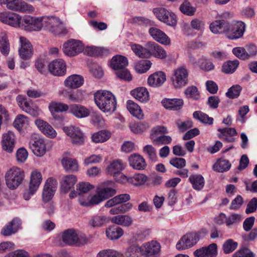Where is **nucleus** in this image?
<instances>
[{"mask_svg": "<svg viewBox=\"0 0 257 257\" xmlns=\"http://www.w3.org/2000/svg\"><path fill=\"white\" fill-rule=\"evenodd\" d=\"M69 113L77 118L88 117L90 114V110L86 106L79 104L70 105Z\"/></svg>", "mask_w": 257, "mask_h": 257, "instance_id": "nucleus-20", "label": "nucleus"}, {"mask_svg": "<svg viewBox=\"0 0 257 257\" xmlns=\"http://www.w3.org/2000/svg\"><path fill=\"white\" fill-rule=\"evenodd\" d=\"M189 70L184 66L175 69L171 77V84L175 88H180L188 83Z\"/></svg>", "mask_w": 257, "mask_h": 257, "instance_id": "nucleus-4", "label": "nucleus"}, {"mask_svg": "<svg viewBox=\"0 0 257 257\" xmlns=\"http://www.w3.org/2000/svg\"><path fill=\"white\" fill-rule=\"evenodd\" d=\"M131 199V197L128 194H122L117 195L107 201L104 205L106 208H110L118 204L125 203Z\"/></svg>", "mask_w": 257, "mask_h": 257, "instance_id": "nucleus-38", "label": "nucleus"}, {"mask_svg": "<svg viewBox=\"0 0 257 257\" xmlns=\"http://www.w3.org/2000/svg\"><path fill=\"white\" fill-rule=\"evenodd\" d=\"M46 16L32 17L25 16L23 17V29L27 31H39L45 27Z\"/></svg>", "mask_w": 257, "mask_h": 257, "instance_id": "nucleus-3", "label": "nucleus"}, {"mask_svg": "<svg viewBox=\"0 0 257 257\" xmlns=\"http://www.w3.org/2000/svg\"><path fill=\"white\" fill-rule=\"evenodd\" d=\"M199 68L205 71H210L214 69L215 66L211 61L205 58H201L198 60Z\"/></svg>", "mask_w": 257, "mask_h": 257, "instance_id": "nucleus-51", "label": "nucleus"}, {"mask_svg": "<svg viewBox=\"0 0 257 257\" xmlns=\"http://www.w3.org/2000/svg\"><path fill=\"white\" fill-rule=\"evenodd\" d=\"M39 130L45 136L54 139L57 136V133L53 127L47 121L41 118H37L34 122Z\"/></svg>", "mask_w": 257, "mask_h": 257, "instance_id": "nucleus-15", "label": "nucleus"}, {"mask_svg": "<svg viewBox=\"0 0 257 257\" xmlns=\"http://www.w3.org/2000/svg\"><path fill=\"white\" fill-rule=\"evenodd\" d=\"M147 180V177L143 174H136L130 178V182H131L136 186L143 185Z\"/></svg>", "mask_w": 257, "mask_h": 257, "instance_id": "nucleus-58", "label": "nucleus"}, {"mask_svg": "<svg viewBox=\"0 0 257 257\" xmlns=\"http://www.w3.org/2000/svg\"><path fill=\"white\" fill-rule=\"evenodd\" d=\"M77 179L74 175L64 176L60 181V191L63 193H68L77 182Z\"/></svg>", "mask_w": 257, "mask_h": 257, "instance_id": "nucleus-22", "label": "nucleus"}, {"mask_svg": "<svg viewBox=\"0 0 257 257\" xmlns=\"http://www.w3.org/2000/svg\"><path fill=\"white\" fill-rule=\"evenodd\" d=\"M57 187V182L56 179L49 178L47 180L42 193V199L44 203H47L52 199Z\"/></svg>", "mask_w": 257, "mask_h": 257, "instance_id": "nucleus-11", "label": "nucleus"}, {"mask_svg": "<svg viewBox=\"0 0 257 257\" xmlns=\"http://www.w3.org/2000/svg\"><path fill=\"white\" fill-rule=\"evenodd\" d=\"M96 257H123V255L115 250L107 249L100 251Z\"/></svg>", "mask_w": 257, "mask_h": 257, "instance_id": "nucleus-55", "label": "nucleus"}, {"mask_svg": "<svg viewBox=\"0 0 257 257\" xmlns=\"http://www.w3.org/2000/svg\"><path fill=\"white\" fill-rule=\"evenodd\" d=\"M242 87L240 85H233L226 92V96L230 99L236 98L239 96Z\"/></svg>", "mask_w": 257, "mask_h": 257, "instance_id": "nucleus-56", "label": "nucleus"}, {"mask_svg": "<svg viewBox=\"0 0 257 257\" xmlns=\"http://www.w3.org/2000/svg\"><path fill=\"white\" fill-rule=\"evenodd\" d=\"M62 240L68 245H80L85 242L86 237L85 236L79 235L73 229H68L63 232Z\"/></svg>", "mask_w": 257, "mask_h": 257, "instance_id": "nucleus-10", "label": "nucleus"}, {"mask_svg": "<svg viewBox=\"0 0 257 257\" xmlns=\"http://www.w3.org/2000/svg\"><path fill=\"white\" fill-rule=\"evenodd\" d=\"M239 65L238 60L227 61L224 62L221 68L222 71L226 74H232L237 69Z\"/></svg>", "mask_w": 257, "mask_h": 257, "instance_id": "nucleus-49", "label": "nucleus"}, {"mask_svg": "<svg viewBox=\"0 0 257 257\" xmlns=\"http://www.w3.org/2000/svg\"><path fill=\"white\" fill-rule=\"evenodd\" d=\"M16 100L19 106L26 112L31 108V106L30 102L23 96L18 95L16 98Z\"/></svg>", "mask_w": 257, "mask_h": 257, "instance_id": "nucleus-64", "label": "nucleus"}, {"mask_svg": "<svg viewBox=\"0 0 257 257\" xmlns=\"http://www.w3.org/2000/svg\"><path fill=\"white\" fill-rule=\"evenodd\" d=\"M231 166L228 160L220 158L218 159L213 165L212 169L216 172L222 173L228 171Z\"/></svg>", "mask_w": 257, "mask_h": 257, "instance_id": "nucleus-44", "label": "nucleus"}, {"mask_svg": "<svg viewBox=\"0 0 257 257\" xmlns=\"http://www.w3.org/2000/svg\"><path fill=\"white\" fill-rule=\"evenodd\" d=\"M237 243L232 239L227 240L223 245V251L225 253H229L234 250L237 247Z\"/></svg>", "mask_w": 257, "mask_h": 257, "instance_id": "nucleus-63", "label": "nucleus"}, {"mask_svg": "<svg viewBox=\"0 0 257 257\" xmlns=\"http://www.w3.org/2000/svg\"><path fill=\"white\" fill-rule=\"evenodd\" d=\"M126 107L130 113L139 119L144 118V114L141 107L134 101L129 100L126 102Z\"/></svg>", "mask_w": 257, "mask_h": 257, "instance_id": "nucleus-34", "label": "nucleus"}, {"mask_svg": "<svg viewBox=\"0 0 257 257\" xmlns=\"http://www.w3.org/2000/svg\"><path fill=\"white\" fill-rule=\"evenodd\" d=\"M29 147L33 153L38 157H42L46 152L45 141L42 138L31 139L29 142Z\"/></svg>", "mask_w": 257, "mask_h": 257, "instance_id": "nucleus-17", "label": "nucleus"}, {"mask_svg": "<svg viewBox=\"0 0 257 257\" xmlns=\"http://www.w3.org/2000/svg\"><path fill=\"white\" fill-rule=\"evenodd\" d=\"M84 50V45L79 41L71 39L64 43L63 51L64 53L70 57L76 56Z\"/></svg>", "mask_w": 257, "mask_h": 257, "instance_id": "nucleus-9", "label": "nucleus"}, {"mask_svg": "<svg viewBox=\"0 0 257 257\" xmlns=\"http://www.w3.org/2000/svg\"><path fill=\"white\" fill-rule=\"evenodd\" d=\"M15 144V136L13 132L9 131L3 135L1 145L3 150L9 153H12L14 151Z\"/></svg>", "mask_w": 257, "mask_h": 257, "instance_id": "nucleus-18", "label": "nucleus"}, {"mask_svg": "<svg viewBox=\"0 0 257 257\" xmlns=\"http://www.w3.org/2000/svg\"><path fill=\"white\" fill-rule=\"evenodd\" d=\"M103 201L102 197L101 196L98 190H97V194L94 195L90 198L89 196H87L86 198H80L79 199V202L81 205L83 206H89L94 205L99 203Z\"/></svg>", "mask_w": 257, "mask_h": 257, "instance_id": "nucleus-37", "label": "nucleus"}, {"mask_svg": "<svg viewBox=\"0 0 257 257\" xmlns=\"http://www.w3.org/2000/svg\"><path fill=\"white\" fill-rule=\"evenodd\" d=\"M21 224L20 219L15 218L3 228L1 233L4 236H10L14 234L19 229Z\"/></svg>", "mask_w": 257, "mask_h": 257, "instance_id": "nucleus-25", "label": "nucleus"}, {"mask_svg": "<svg viewBox=\"0 0 257 257\" xmlns=\"http://www.w3.org/2000/svg\"><path fill=\"white\" fill-rule=\"evenodd\" d=\"M153 13L157 19L163 22L167 15H169L171 12L163 8H157L153 9Z\"/></svg>", "mask_w": 257, "mask_h": 257, "instance_id": "nucleus-61", "label": "nucleus"}, {"mask_svg": "<svg viewBox=\"0 0 257 257\" xmlns=\"http://www.w3.org/2000/svg\"><path fill=\"white\" fill-rule=\"evenodd\" d=\"M193 118L203 123L212 124L213 122V118L209 117L206 113L201 111H195L193 113Z\"/></svg>", "mask_w": 257, "mask_h": 257, "instance_id": "nucleus-50", "label": "nucleus"}, {"mask_svg": "<svg viewBox=\"0 0 257 257\" xmlns=\"http://www.w3.org/2000/svg\"><path fill=\"white\" fill-rule=\"evenodd\" d=\"M62 165L65 170L68 172H76L79 169L78 161L74 158L65 157L61 161Z\"/></svg>", "mask_w": 257, "mask_h": 257, "instance_id": "nucleus-30", "label": "nucleus"}, {"mask_svg": "<svg viewBox=\"0 0 257 257\" xmlns=\"http://www.w3.org/2000/svg\"><path fill=\"white\" fill-rule=\"evenodd\" d=\"M110 132L103 130L93 134L91 141L94 143H102L107 141L110 137Z\"/></svg>", "mask_w": 257, "mask_h": 257, "instance_id": "nucleus-45", "label": "nucleus"}, {"mask_svg": "<svg viewBox=\"0 0 257 257\" xmlns=\"http://www.w3.org/2000/svg\"><path fill=\"white\" fill-rule=\"evenodd\" d=\"M180 10L185 15L192 16L194 15L196 9L192 7L190 3L185 2L180 6Z\"/></svg>", "mask_w": 257, "mask_h": 257, "instance_id": "nucleus-59", "label": "nucleus"}, {"mask_svg": "<svg viewBox=\"0 0 257 257\" xmlns=\"http://www.w3.org/2000/svg\"><path fill=\"white\" fill-rule=\"evenodd\" d=\"M219 133L217 134L219 139L227 142H233L235 139L232 137L237 135V132L234 128L226 127L224 128H218Z\"/></svg>", "mask_w": 257, "mask_h": 257, "instance_id": "nucleus-29", "label": "nucleus"}, {"mask_svg": "<svg viewBox=\"0 0 257 257\" xmlns=\"http://www.w3.org/2000/svg\"><path fill=\"white\" fill-rule=\"evenodd\" d=\"M143 247L145 255H155L160 251L161 245L157 241L152 240L144 243Z\"/></svg>", "mask_w": 257, "mask_h": 257, "instance_id": "nucleus-28", "label": "nucleus"}, {"mask_svg": "<svg viewBox=\"0 0 257 257\" xmlns=\"http://www.w3.org/2000/svg\"><path fill=\"white\" fill-rule=\"evenodd\" d=\"M25 177L23 170L18 167H12L5 174V178L7 187L14 190L22 183Z\"/></svg>", "mask_w": 257, "mask_h": 257, "instance_id": "nucleus-2", "label": "nucleus"}, {"mask_svg": "<svg viewBox=\"0 0 257 257\" xmlns=\"http://www.w3.org/2000/svg\"><path fill=\"white\" fill-rule=\"evenodd\" d=\"M45 28L49 32L57 35H65L67 30L64 28L60 19L55 17H47Z\"/></svg>", "mask_w": 257, "mask_h": 257, "instance_id": "nucleus-6", "label": "nucleus"}, {"mask_svg": "<svg viewBox=\"0 0 257 257\" xmlns=\"http://www.w3.org/2000/svg\"><path fill=\"white\" fill-rule=\"evenodd\" d=\"M106 234L111 240L117 239L123 234V230L119 227L111 226L106 229Z\"/></svg>", "mask_w": 257, "mask_h": 257, "instance_id": "nucleus-46", "label": "nucleus"}, {"mask_svg": "<svg viewBox=\"0 0 257 257\" xmlns=\"http://www.w3.org/2000/svg\"><path fill=\"white\" fill-rule=\"evenodd\" d=\"M197 232H191L184 235L176 244V248L179 250L185 249L194 245L199 240Z\"/></svg>", "mask_w": 257, "mask_h": 257, "instance_id": "nucleus-13", "label": "nucleus"}, {"mask_svg": "<svg viewBox=\"0 0 257 257\" xmlns=\"http://www.w3.org/2000/svg\"><path fill=\"white\" fill-rule=\"evenodd\" d=\"M63 131L70 138L71 142L76 146H81L84 144L85 135L78 126L69 125L63 127Z\"/></svg>", "mask_w": 257, "mask_h": 257, "instance_id": "nucleus-5", "label": "nucleus"}, {"mask_svg": "<svg viewBox=\"0 0 257 257\" xmlns=\"http://www.w3.org/2000/svg\"><path fill=\"white\" fill-rule=\"evenodd\" d=\"M227 30L226 33V37L229 39H237L244 34L245 28V25L241 21H238L231 24L229 23Z\"/></svg>", "mask_w": 257, "mask_h": 257, "instance_id": "nucleus-12", "label": "nucleus"}, {"mask_svg": "<svg viewBox=\"0 0 257 257\" xmlns=\"http://www.w3.org/2000/svg\"><path fill=\"white\" fill-rule=\"evenodd\" d=\"M94 187L88 182H79L76 185L78 192V199L80 198H86L89 196L88 192Z\"/></svg>", "mask_w": 257, "mask_h": 257, "instance_id": "nucleus-43", "label": "nucleus"}, {"mask_svg": "<svg viewBox=\"0 0 257 257\" xmlns=\"http://www.w3.org/2000/svg\"><path fill=\"white\" fill-rule=\"evenodd\" d=\"M125 165L120 159L112 161L107 168V172L113 176H116L124 169Z\"/></svg>", "mask_w": 257, "mask_h": 257, "instance_id": "nucleus-35", "label": "nucleus"}, {"mask_svg": "<svg viewBox=\"0 0 257 257\" xmlns=\"http://www.w3.org/2000/svg\"><path fill=\"white\" fill-rule=\"evenodd\" d=\"M49 109L51 112H61L68 111L70 105L62 102H52L49 104Z\"/></svg>", "mask_w": 257, "mask_h": 257, "instance_id": "nucleus-48", "label": "nucleus"}, {"mask_svg": "<svg viewBox=\"0 0 257 257\" xmlns=\"http://www.w3.org/2000/svg\"><path fill=\"white\" fill-rule=\"evenodd\" d=\"M21 224L20 219L15 218L3 228L1 233L4 236H10L14 234L19 229Z\"/></svg>", "mask_w": 257, "mask_h": 257, "instance_id": "nucleus-24", "label": "nucleus"}, {"mask_svg": "<svg viewBox=\"0 0 257 257\" xmlns=\"http://www.w3.org/2000/svg\"><path fill=\"white\" fill-rule=\"evenodd\" d=\"M183 103V99L179 98H165L162 101V104L164 107L173 110H180Z\"/></svg>", "mask_w": 257, "mask_h": 257, "instance_id": "nucleus-32", "label": "nucleus"}, {"mask_svg": "<svg viewBox=\"0 0 257 257\" xmlns=\"http://www.w3.org/2000/svg\"><path fill=\"white\" fill-rule=\"evenodd\" d=\"M127 65V58L121 55H116L113 57L110 62V66L115 70V72L125 68Z\"/></svg>", "mask_w": 257, "mask_h": 257, "instance_id": "nucleus-33", "label": "nucleus"}, {"mask_svg": "<svg viewBox=\"0 0 257 257\" xmlns=\"http://www.w3.org/2000/svg\"><path fill=\"white\" fill-rule=\"evenodd\" d=\"M85 53L91 56H103L108 54L109 50L103 47L90 46L85 48Z\"/></svg>", "mask_w": 257, "mask_h": 257, "instance_id": "nucleus-42", "label": "nucleus"}, {"mask_svg": "<svg viewBox=\"0 0 257 257\" xmlns=\"http://www.w3.org/2000/svg\"><path fill=\"white\" fill-rule=\"evenodd\" d=\"M151 65L152 63L150 61L147 60H141L136 64L135 68L137 72L140 73H144L150 69Z\"/></svg>", "mask_w": 257, "mask_h": 257, "instance_id": "nucleus-52", "label": "nucleus"}, {"mask_svg": "<svg viewBox=\"0 0 257 257\" xmlns=\"http://www.w3.org/2000/svg\"><path fill=\"white\" fill-rule=\"evenodd\" d=\"M48 68L50 73L55 76H63L66 72V64L62 59L52 61L48 65Z\"/></svg>", "mask_w": 257, "mask_h": 257, "instance_id": "nucleus-16", "label": "nucleus"}, {"mask_svg": "<svg viewBox=\"0 0 257 257\" xmlns=\"http://www.w3.org/2000/svg\"><path fill=\"white\" fill-rule=\"evenodd\" d=\"M21 48L19 50L20 57L24 60L30 59L33 55V47L30 41L26 38H20Z\"/></svg>", "mask_w": 257, "mask_h": 257, "instance_id": "nucleus-19", "label": "nucleus"}, {"mask_svg": "<svg viewBox=\"0 0 257 257\" xmlns=\"http://www.w3.org/2000/svg\"><path fill=\"white\" fill-rule=\"evenodd\" d=\"M84 82L83 78L77 74H73L67 77L64 81V85L69 88L76 89L80 87Z\"/></svg>", "mask_w": 257, "mask_h": 257, "instance_id": "nucleus-26", "label": "nucleus"}, {"mask_svg": "<svg viewBox=\"0 0 257 257\" xmlns=\"http://www.w3.org/2000/svg\"><path fill=\"white\" fill-rule=\"evenodd\" d=\"M185 94L188 98H191L195 100L199 98L200 95L197 88L194 86L188 87L185 91Z\"/></svg>", "mask_w": 257, "mask_h": 257, "instance_id": "nucleus-62", "label": "nucleus"}, {"mask_svg": "<svg viewBox=\"0 0 257 257\" xmlns=\"http://www.w3.org/2000/svg\"><path fill=\"white\" fill-rule=\"evenodd\" d=\"M28 117L23 114H19L14 120V125L15 128L20 131L24 126L28 124Z\"/></svg>", "mask_w": 257, "mask_h": 257, "instance_id": "nucleus-53", "label": "nucleus"}, {"mask_svg": "<svg viewBox=\"0 0 257 257\" xmlns=\"http://www.w3.org/2000/svg\"><path fill=\"white\" fill-rule=\"evenodd\" d=\"M149 33L153 39L158 42L164 45H169L171 44L170 39L159 29L151 27L149 30Z\"/></svg>", "mask_w": 257, "mask_h": 257, "instance_id": "nucleus-21", "label": "nucleus"}, {"mask_svg": "<svg viewBox=\"0 0 257 257\" xmlns=\"http://www.w3.org/2000/svg\"><path fill=\"white\" fill-rule=\"evenodd\" d=\"M108 222V219L104 215H95L90 217L88 225L93 228H99L105 225Z\"/></svg>", "mask_w": 257, "mask_h": 257, "instance_id": "nucleus-40", "label": "nucleus"}, {"mask_svg": "<svg viewBox=\"0 0 257 257\" xmlns=\"http://www.w3.org/2000/svg\"><path fill=\"white\" fill-rule=\"evenodd\" d=\"M230 16L228 12L222 13L220 16L222 19L214 21L210 24L209 29L211 32L214 34H224L226 35L229 23L223 19L228 18Z\"/></svg>", "mask_w": 257, "mask_h": 257, "instance_id": "nucleus-7", "label": "nucleus"}, {"mask_svg": "<svg viewBox=\"0 0 257 257\" xmlns=\"http://www.w3.org/2000/svg\"><path fill=\"white\" fill-rule=\"evenodd\" d=\"M130 165L137 170H144L146 167V163L144 158L138 154L131 155L128 158Z\"/></svg>", "mask_w": 257, "mask_h": 257, "instance_id": "nucleus-27", "label": "nucleus"}, {"mask_svg": "<svg viewBox=\"0 0 257 257\" xmlns=\"http://www.w3.org/2000/svg\"><path fill=\"white\" fill-rule=\"evenodd\" d=\"M8 9L23 14H32L35 12L32 5L23 0H14Z\"/></svg>", "mask_w": 257, "mask_h": 257, "instance_id": "nucleus-14", "label": "nucleus"}, {"mask_svg": "<svg viewBox=\"0 0 257 257\" xmlns=\"http://www.w3.org/2000/svg\"><path fill=\"white\" fill-rule=\"evenodd\" d=\"M10 43L8 36L5 32L0 33V51L5 55H8L10 52Z\"/></svg>", "mask_w": 257, "mask_h": 257, "instance_id": "nucleus-47", "label": "nucleus"}, {"mask_svg": "<svg viewBox=\"0 0 257 257\" xmlns=\"http://www.w3.org/2000/svg\"><path fill=\"white\" fill-rule=\"evenodd\" d=\"M175 123L178 127L179 130L182 132H184L187 129L193 126V122L190 119L185 121H182L181 119H177Z\"/></svg>", "mask_w": 257, "mask_h": 257, "instance_id": "nucleus-60", "label": "nucleus"}, {"mask_svg": "<svg viewBox=\"0 0 257 257\" xmlns=\"http://www.w3.org/2000/svg\"><path fill=\"white\" fill-rule=\"evenodd\" d=\"M131 93L134 98L142 103H146L150 99L149 92L147 89L144 87L134 89L131 91Z\"/></svg>", "mask_w": 257, "mask_h": 257, "instance_id": "nucleus-31", "label": "nucleus"}, {"mask_svg": "<svg viewBox=\"0 0 257 257\" xmlns=\"http://www.w3.org/2000/svg\"><path fill=\"white\" fill-rule=\"evenodd\" d=\"M189 181L192 184L193 188L197 191L202 190L205 185L204 178L200 174H195L190 176Z\"/></svg>", "mask_w": 257, "mask_h": 257, "instance_id": "nucleus-41", "label": "nucleus"}, {"mask_svg": "<svg viewBox=\"0 0 257 257\" xmlns=\"http://www.w3.org/2000/svg\"><path fill=\"white\" fill-rule=\"evenodd\" d=\"M166 80V75L162 71H158L151 75L148 78V83L152 87H159L162 86Z\"/></svg>", "mask_w": 257, "mask_h": 257, "instance_id": "nucleus-23", "label": "nucleus"}, {"mask_svg": "<svg viewBox=\"0 0 257 257\" xmlns=\"http://www.w3.org/2000/svg\"><path fill=\"white\" fill-rule=\"evenodd\" d=\"M94 102L103 112H113L116 107V99L114 95L109 91L98 90L94 94Z\"/></svg>", "mask_w": 257, "mask_h": 257, "instance_id": "nucleus-1", "label": "nucleus"}, {"mask_svg": "<svg viewBox=\"0 0 257 257\" xmlns=\"http://www.w3.org/2000/svg\"><path fill=\"white\" fill-rule=\"evenodd\" d=\"M112 223L122 226L128 227L133 223V219L128 215H117L112 217L111 219Z\"/></svg>", "mask_w": 257, "mask_h": 257, "instance_id": "nucleus-39", "label": "nucleus"}, {"mask_svg": "<svg viewBox=\"0 0 257 257\" xmlns=\"http://www.w3.org/2000/svg\"><path fill=\"white\" fill-rule=\"evenodd\" d=\"M151 140L155 145H162L169 144L172 141V138L169 136L162 135L161 136H154L151 137Z\"/></svg>", "mask_w": 257, "mask_h": 257, "instance_id": "nucleus-54", "label": "nucleus"}, {"mask_svg": "<svg viewBox=\"0 0 257 257\" xmlns=\"http://www.w3.org/2000/svg\"><path fill=\"white\" fill-rule=\"evenodd\" d=\"M0 21L3 23L15 28H21L23 24V18L19 14L10 12L0 13Z\"/></svg>", "mask_w": 257, "mask_h": 257, "instance_id": "nucleus-8", "label": "nucleus"}, {"mask_svg": "<svg viewBox=\"0 0 257 257\" xmlns=\"http://www.w3.org/2000/svg\"><path fill=\"white\" fill-rule=\"evenodd\" d=\"M43 180L41 173L37 169L33 170L30 174L29 186L38 190Z\"/></svg>", "mask_w": 257, "mask_h": 257, "instance_id": "nucleus-36", "label": "nucleus"}, {"mask_svg": "<svg viewBox=\"0 0 257 257\" xmlns=\"http://www.w3.org/2000/svg\"><path fill=\"white\" fill-rule=\"evenodd\" d=\"M131 49L135 54L140 58H149L148 55L146 54V50L145 45L144 47L139 44H133L131 45Z\"/></svg>", "mask_w": 257, "mask_h": 257, "instance_id": "nucleus-57", "label": "nucleus"}]
</instances>
